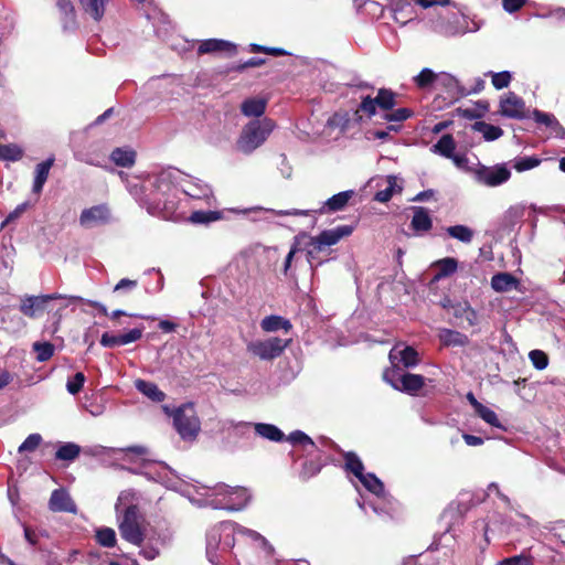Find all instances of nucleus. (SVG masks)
<instances>
[{
  "label": "nucleus",
  "mask_w": 565,
  "mask_h": 565,
  "mask_svg": "<svg viewBox=\"0 0 565 565\" xmlns=\"http://www.w3.org/2000/svg\"><path fill=\"white\" fill-rule=\"evenodd\" d=\"M387 185L385 189L377 191L374 195V200L381 203L388 202L395 192H401L402 188L397 185V179L394 175L387 177Z\"/></svg>",
  "instance_id": "ea45409f"
},
{
  "label": "nucleus",
  "mask_w": 565,
  "mask_h": 565,
  "mask_svg": "<svg viewBox=\"0 0 565 565\" xmlns=\"http://www.w3.org/2000/svg\"><path fill=\"white\" fill-rule=\"evenodd\" d=\"M237 523L224 521L212 526L206 534V557L213 565H223L235 546Z\"/></svg>",
  "instance_id": "7ed1b4c3"
},
{
  "label": "nucleus",
  "mask_w": 565,
  "mask_h": 565,
  "mask_svg": "<svg viewBox=\"0 0 565 565\" xmlns=\"http://www.w3.org/2000/svg\"><path fill=\"white\" fill-rule=\"evenodd\" d=\"M526 212L530 213V207L524 204L512 205L504 213V222L507 225L513 227L521 222Z\"/></svg>",
  "instance_id": "4c0bfd02"
},
{
  "label": "nucleus",
  "mask_w": 565,
  "mask_h": 565,
  "mask_svg": "<svg viewBox=\"0 0 565 565\" xmlns=\"http://www.w3.org/2000/svg\"><path fill=\"white\" fill-rule=\"evenodd\" d=\"M49 508L53 512L76 513L77 508L65 489H55L50 498Z\"/></svg>",
  "instance_id": "dca6fc26"
},
{
  "label": "nucleus",
  "mask_w": 565,
  "mask_h": 565,
  "mask_svg": "<svg viewBox=\"0 0 565 565\" xmlns=\"http://www.w3.org/2000/svg\"><path fill=\"white\" fill-rule=\"evenodd\" d=\"M163 411L172 417L173 427L183 440H194L198 437L201 422L192 403L182 404L172 411L163 406Z\"/></svg>",
  "instance_id": "20e7f679"
},
{
  "label": "nucleus",
  "mask_w": 565,
  "mask_h": 565,
  "mask_svg": "<svg viewBox=\"0 0 565 565\" xmlns=\"http://www.w3.org/2000/svg\"><path fill=\"white\" fill-rule=\"evenodd\" d=\"M110 221V211L106 204L85 209L79 216V224L85 228H93L107 224Z\"/></svg>",
  "instance_id": "4468645a"
},
{
  "label": "nucleus",
  "mask_w": 565,
  "mask_h": 565,
  "mask_svg": "<svg viewBox=\"0 0 565 565\" xmlns=\"http://www.w3.org/2000/svg\"><path fill=\"white\" fill-rule=\"evenodd\" d=\"M156 480L169 489H177L179 484V477L177 476L175 471L166 463L159 465Z\"/></svg>",
  "instance_id": "2f4dec72"
},
{
  "label": "nucleus",
  "mask_w": 565,
  "mask_h": 565,
  "mask_svg": "<svg viewBox=\"0 0 565 565\" xmlns=\"http://www.w3.org/2000/svg\"><path fill=\"white\" fill-rule=\"evenodd\" d=\"M254 429L258 436L270 441L279 443L285 439L284 433L273 424L257 423Z\"/></svg>",
  "instance_id": "a878e982"
},
{
  "label": "nucleus",
  "mask_w": 565,
  "mask_h": 565,
  "mask_svg": "<svg viewBox=\"0 0 565 565\" xmlns=\"http://www.w3.org/2000/svg\"><path fill=\"white\" fill-rule=\"evenodd\" d=\"M87 305L98 309V311L104 315V316H108L111 320H116L118 319L119 317L121 316H127V313L122 310H114L111 311L110 313L108 312V309L106 308L105 305H103L102 302H98V301H95V300H87Z\"/></svg>",
  "instance_id": "0e129e2a"
},
{
  "label": "nucleus",
  "mask_w": 565,
  "mask_h": 565,
  "mask_svg": "<svg viewBox=\"0 0 565 565\" xmlns=\"http://www.w3.org/2000/svg\"><path fill=\"white\" fill-rule=\"evenodd\" d=\"M376 107L377 104H376V100L375 98H372L370 96H366L362 99L360 106H359V110L363 111L364 114L367 115V117H372L375 115L376 113Z\"/></svg>",
  "instance_id": "69168bd1"
},
{
  "label": "nucleus",
  "mask_w": 565,
  "mask_h": 565,
  "mask_svg": "<svg viewBox=\"0 0 565 565\" xmlns=\"http://www.w3.org/2000/svg\"><path fill=\"white\" fill-rule=\"evenodd\" d=\"M439 340L446 347H465L469 342L466 334L451 329L440 330Z\"/></svg>",
  "instance_id": "393cba45"
},
{
  "label": "nucleus",
  "mask_w": 565,
  "mask_h": 565,
  "mask_svg": "<svg viewBox=\"0 0 565 565\" xmlns=\"http://www.w3.org/2000/svg\"><path fill=\"white\" fill-rule=\"evenodd\" d=\"M525 104L521 97L510 92L500 100L502 116L513 119L524 118Z\"/></svg>",
  "instance_id": "2eb2a0df"
},
{
  "label": "nucleus",
  "mask_w": 565,
  "mask_h": 565,
  "mask_svg": "<svg viewBox=\"0 0 565 565\" xmlns=\"http://www.w3.org/2000/svg\"><path fill=\"white\" fill-rule=\"evenodd\" d=\"M1 322L4 329L11 333H19L26 327V322L21 316H19L18 313H12L10 311H6L2 313Z\"/></svg>",
  "instance_id": "cd10ccee"
},
{
  "label": "nucleus",
  "mask_w": 565,
  "mask_h": 565,
  "mask_svg": "<svg viewBox=\"0 0 565 565\" xmlns=\"http://www.w3.org/2000/svg\"><path fill=\"white\" fill-rule=\"evenodd\" d=\"M476 414L480 418H482L487 424L497 428L502 427L497 414L489 407L484 406L483 404L479 405L478 409L476 411Z\"/></svg>",
  "instance_id": "3c124183"
},
{
  "label": "nucleus",
  "mask_w": 565,
  "mask_h": 565,
  "mask_svg": "<svg viewBox=\"0 0 565 565\" xmlns=\"http://www.w3.org/2000/svg\"><path fill=\"white\" fill-rule=\"evenodd\" d=\"M186 195L192 199L205 200L207 204H212L214 196L211 188L186 174V180L180 182V196Z\"/></svg>",
  "instance_id": "ddd939ff"
},
{
  "label": "nucleus",
  "mask_w": 565,
  "mask_h": 565,
  "mask_svg": "<svg viewBox=\"0 0 565 565\" xmlns=\"http://www.w3.org/2000/svg\"><path fill=\"white\" fill-rule=\"evenodd\" d=\"M354 194V190L339 192L324 201L317 212L320 214H327L342 211Z\"/></svg>",
  "instance_id": "f3484780"
},
{
  "label": "nucleus",
  "mask_w": 565,
  "mask_h": 565,
  "mask_svg": "<svg viewBox=\"0 0 565 565\" xmlns=\"http://www.w3.org/2000/svg\"><path fill=\"white\" fill-rule=\"evenodd\" d=\"M321 467V463L317 460L311 459L305 461L300 471V478L302 480H309L320 472Z\"/></svg>",
  "instance_id": "864d4df0"
},
{
  "label": "nucleus",
  "mask_w": 565,
  "mask_h": 565,
  "mask_svg": "<svg viewBox=\"0 0 565 565\" xmlns=\"http://www.w3.org/2000/svg\"><path fill=\"white\" fill-rule=\"evenodd\" d=\"M266 100L263 98H249L243 102L241 110L247 117H259L265 113Z\"/></svg>",
  "instance_id": "72a5a7b5"
},
{
  "label": "nucleus",
  "mask_w": 565,
  "mask_h": 565,
  "mask_svg": "<svg viewBox=\"0 0 565 565\" xmlns=\"http://www.w3.org/2000/svg\"><path fill=\"white\" fill-rule=\"evenodd\" d=\"M529 359L531 360L533 366L536 370L542 371V370L546 369L548 365V356L545 352H543L541 350H532L529 353Z\"/></svg>",
  "instance_id": "13d9d810"
},
{
  "label": "nucleus",
  "mask_w": 565,
  "mask_h": 565,
  "mask_svg": "<svg viewBox=\"0 0 565 565\" xmlns=\"http://www.w3.org/2000/svg\"><path fill=\"white\" fill-rule=\"evenodd\" d=\"M413 115V111L408 108H398L388 114H385L384 119L387 121L403 122Z\"/></svg>",
  "instance_id": "680f3d73"
},
{
  "label": "nucleus",
  "mask_w": 565,
  "mask_h": 565,
  "mask_svg": "<svg viewBox=\"0 0 565 565\" xmlns=\"http://www.w3.org/2000/svg\"><path fill=\"white\" fill-rule=\"evenodd\" d=\"M391 369H409L418 364V353L413 347L396 344L388 354Z\"/></svg>",
  "instance_id": "f8f14e48"
},
{
  "label": "nucleus",
  "mask_w": 565,
  "mask_h": 565,
  "mask_svg": "<svg viewBox=\"0 0 565 565\" xmlns=\"http://www.w3.org/2000/svg\"><path fill=\"white\" fill-rule=\"evenodd\" d=\"M84 11L95 21H99L104 14L109 0H78Z\"/></svg>",
  "instance_id": "473e14b6"
},
{
  "label": "nucleus",
  "mask_w": 565,
  "mask_h": 565,
  "mask_svg": "<svg viewBox=\"0 0 565 565\" xmlns=\"http://www.w3.org/2000/svg\"><path fill=\"white\" fill-rule=\"evenodd\" d=\"M224 218L223 211H194L191 213L189 221L193 224L207 225L210 223Z\"/></svg>",
  "instance_id": "c85d7f7f"
},
{
  "label": "nucleus",
  "mask_w": 565,
  "mask_h": 565,
  "mask_svg": "<svg viewBox=\"0 0 565 565\" xmlns=\"http://www.w3.org/2000/svg\"><path fill=\"white\" fill-rule=\"evenodd\" d=\"M135 387L138 392L147 396L152 402H163L166 399V394L162 392L157 384L152 382H148L141 379L135 381Z\"/></svg>",
  "instance_id": "412c9836"
},
{
  "label": "nucleus",
  "mask_w": 565,
  "mask_h": 565,
  "mask_svg": "<svg viewBox=\"0 0 565 565\" xmlns=\"http://www.w3.org/2000/svg\"><path fill=\"white\" fill-rule=\"evenodd\" d=\"M287 440L295 446H301L303 451L310 456L318 451L316 443L301 430H295L290 433L287 437Z\"/></svg>",
  "instance_id": "b1692460"
},
{
  "label": "nucleus",
  "mask_w": 565,
  "mask_h": 565,
  "mask_svg": "<svg viewBox=\"0 0 565 565\" xmlns=\"http://www.w3.org/2000/svg\"><path fill=\"white\" fill-rule=\"evenodd\" d=\"M439 273L437 277H447L457 270V260L451 257L444 258L437 263Z\"/></svg>",
  "instance_id": "6e6d98bb"
},
{
  "label": "nucleus",
  "mask_w": 565,
  "mask_h": 565,
  "mask_svg": "<svg viewBox=\"0 0 565 565\" xmlns=\"http://www.w3.org/2000/svg\"><path fill=\"white\" fill-rule=\"evenodd\" d=\"M214 493L222 495L220 501H212L215 509H224L228 511H241L247 507L250 501V493L243 487H230L226 484H217L214 487Z\"/></svg>",
  "instance_id": "423d86ee"
},
{
  "label": "nucleus",
  "mask_w": 565,
  "mask_h": 565,
  "mask_svg": "<svg viewBox=\"0 0 565 565\" xmlns=\"http://www.w3.org/2000/svg\"><path fill=\"white\" fill-rule=\"evenodd\" d=\"M383 377L392 387L407 394H416L425 384L424 376L405 373L402 369H388Z\"/></svg>",
  "instance_id": "0eeeda50"
},
{
  "label": "nucleus",
  "mask_w": 565,
  "mask_h": 565,
  "mask_svg": "<svg viewBox=\"0 0 565 565\" xmlns=\"http://www.w3.org/2000/svg\"><path fill=\"white\" fill-rule=\"evenodd\" d=\"M533 119L541 125L548 127L551 124L556 125V117L553 114L544 113L539 109L533 110Z\"/></svg>",
  "instance_id": "338daca9"
},
{
  "label": "nucleus",
  "mask_w": 565,
  "mask_h": 565,
  "mask_svg": "<svg viewBox=\"0 0 565 565\" xmlns=\"http://www.w3.org/2000/svg\"><path fill=\"white\" fill-rule=\"evenodd\" d=\"M376 104L381 109L390 110L395 106V94L386 88H381L375 97Z\"/></svg>",
  "instance_id": "8fccbe9b"
},
{
  "label": "nucleus",
  "mask_w": 565,
  "mask_h": 565,
  "mask_svg": "<svg viewBox=\"0 0 565 565\" xmlns=\"http://www.w3.org/2000/svg\"><path fill=\"white\" fill-rule=\"evenodd\" d=\"M290 341L278 337L255 340L247 344V351L260 360H274L282 354Z\"/></svg>",
  "instance_id": "6e6552de"
},
{
  "label": "nucleus",
  "mask_w": 565,
  "mask_h": 565,
  "mask_svg": "<svg viewBox=\"0 0 565 565\" xmlns=\"http://www.w3.org/2000/svg\"><path fill=\"white\" fill-rule=\"evenodd\" d=\"M61 14L62 23L65 30L73 29L76 24L75 10L71 0H58L56 3Z\"/></svg>",
  "instance_id": "7c9ffc66"
},
{
  "label": "nucleus",
  "mask_w": 565,
  "mask_h": 565,
  "mask_svg": "<svg viewBox=\"0 0 565 565\" xmlns=\"http://www.w3.org/2000/svg\"><path fill=\"white\" fill-rule=\"evenodd\" d=\"M135 493L130 490L120 492L115 504L120 536L127 542L140 546L143 543L141 529L142 515L134 503Z\"/></svg>",
  "instance_id": "f03ea898"
},
{
  "label": "nucleus",
  "mask_w": 565,
  "mask_h": 565,
  "mask_svg": "<svg viewBox=\"0 0 565 565\" xmlns=\"http://www.w3.org/2000/svg\"><path fill=\"white\" fill-rule=\"evenodd\" d=\"M447 234L461 243H470L473 238V231L466 225H454L446 228Z\"/></svg>",
  "instance_id": "a19ab883"
},
{
  "label": "nucleus",
  "mask_w": 565,
  "mask_h": 565,
  "mask_svg": "<svg viewBox=\"0 0 565 565\" xmlns=\"http://www.w3.org/2000/svg\"><path fill=\"white\" fill-rule=\"evenodd\" d=\"M54 164V157H50L46 160L38 163L34 170V181L32 185V192L40 194L43 186L49 178L50 170Z\"/></svg>",
  "instance_id": "aec40b11"
},
{
  "label": "nucleus",
  "mask_w": 565,
  "mask_h": 565,
  "mask_svg": "<svg viewBox=\"0 0 565 565\" xmlns=\"http://www.w3.org/2000/svg\"><path fill=\"white\" fill-rule=\"evenodd\" d=\"M139 547H140V554L148 561L154 559L160 554L158 542L152 543L149 541L145 544L141 543V545Z\"/></svg>",
  "instance_id": "052dcab7"
},
{
  "label": "nucleus",
  "mask_w": 565,
  "mask_h": 565,
  "mask_svg": "<svg viewBox=\"0 0 565 565\" xmlns=\"http://www.w3.org/2000/svg\"><path fill=\"white\" fill-rule=\"evenodd\" d=\"M518 284V279L509 273H499L491 278V287L498 292L512 290Z\"/></svg>",
  "instance_id": "5701e85b"
},
{
  "label": "nucleus",
  "mask_w": 565,
  "mask_h": 565,
  "mask_svg": "<svg viewBox=\"0 0 565 565\" xmlns=\"http://www.w3.org/2000/svg\"><path fill=\"white\" fill-rule=\"evenodd\" d=\"M19 309L25 317L36 319L45 311L44 299L42 296L25 295L21 298Z\"/></svg>",
  "instance_id": "a211bd4d"
},
{
  "label": "nucleus",
  "mask_w": 565,
  "mask_h": 565,
  "mask_svg": "<svg viewBox=\"0 0 565 565\" xmlns=\"http://www.w3.org/2000/svg\"><path fill=\"white\" fill-rule=\"evenodd\" d=\"M96 541L99 545L111 548L116 545V533L111 527H100L96 531Z\"/></svg>",
  "instance_id": "c03bdc74"
},
{
  "label": "nucleus",
  "mask_w": 565,
  "mask_h": 565,
  "mask_svg": "<svg viewBox=\"0 0 565 565\" xmlns=\"http://www.w3.org/2000/svg\"><path fill=\"white\" fill-rule=\"evenodd\" d=\"M344 459L347 470L352 472L358 479L365 473L363 462L354 452H347Z\"/></svg>",
  "instance_id": "49530a36"
},
{
  "label": "nucleus",
  "mask_w": 565,
  "mask_h": 565,
  "mask_svg": "<svg viewBox=\"0 0 565 565\" xmlns=\"http://www.w3.org/2000/svg\"><path fill=\"white\" fill-rule=\"evenodd\" d=\"M81 447L74 443L62 444L56 450L55 457L58 460L72 461L79 456Z\"/></svg>",
  "instance_id": "79ce46f5"
},
{
  "label": "nucleus",
  "mask_w": 565,
  "mask_h": 565,
  "mask_svg": "<svg viewBox=\"0 0 565 565\" xmlns=\"http://www.w3.org/2000/svg\"><path fill=\"white\" fill-rule=\"evenodd\" d=\"M99 342H100V345H103L104 348H115V347L122 345L121 340H120V334L115 335V334H110L108 332H105L102 334Z\"/></svg>",
  "instance_id": "774afa93"
},
{
  "label": "nucleus",
  "mask_w": 565,
  "mask_h": 565,
  "mask_svg": "<svg viewBox=\"0 0 565 565\" xmlns=\"http://www.w3.org/2000/svg\"><path fill=\"white\" fill-rule=\"evenodd\" d=\"M273 128L271 120L267 118L249 121L243 128L236 141L237 150L245 154H250L265 142Z\"/></svg>",
  "instance_id": "39448f33"
},
{
  "label": "nucleus",
  "mask_w": 565,
  "mask_h": 565,
  "mask_svg": "<svg viewBox=\"0 0 565 565\" xmlns=\"http://www.w3.org/2000/svg\"><path fill=\"white\" fill-rule=\"evenodd\" d=\"M22 156L23 151L19 146L14 143L0 145V160L18 161Z\"/></svg>",
  "instance_id": "de8ad7c7"
},
{
  "label": "nucleus",
  "mask_w": 565,
  "mask_h": 565,
  "mask_svg": "<svg viewBox=\"0 0 565 565\" xmlns=\"http://www.w3.org/2000/svg\"><path fill=\"white\" fill-rule=\"evenodd\" d=\"M260 328L265 332H276L284 330L286 333L292 328L291 322L281 316H267L260 321Z\"/></svg>",
  "instance_id": "4be33fe9"
},
{
  "label": "nucleus",
  "mask_w": 565,
  "mask_h": 565,
  "mask_svg": "<svg viewBox=\"0 0 565 565\" xmlns=\"http://www.w3.org/2000/svg\"><path fill=\"white\" fill-rule=\"evenodd\" d=\"M33 351L36 353L38 362H46L49 361L55 351L54 345L51 342H34Z\"/></svg>",
  "instance_id": "a18cd8bd"
},
{
  "label": "nucleus",
  "mask_w": 565,
  "mask_h": 565,
  "mask_svg": "<svg viewBox=\"0 0 565 565\" xmlns=\"http://www.w3.org/2000/svg\"><path fill=\"white\" fill-rule=\"evenodd\" d=\"M534 559L532 555L529 553H521L520 555H514L508 558H504L498 563V565H533Z\"/></svg>",
  "instance_id": "4d7b16f0"
},
{
  "label": "nucleus",
  "mask_w": 565,
  "mask_h": 565,
  "mask_svg": "<svg viewBox=\"0 0 565 565\" xmlns=\"http://www.w3.org/2000/svg\"><path fill=\"white\" fill-rule=\"evenodd\" d=\"M236 535H241L252 542L258 543L259 546H263V547L268 546L267 540L262 534H259L258 532H256L254 530L244 527L239 524H237V529L235 530V536Z\"/></svg>",
  "instance_id": "09e8293b"
},
{
  "label": "nucleus",
  "mask_w": 565,
  "mask_h": 565,
  "mask_svg": "<svg viewBox=\"0 0 565 565\" xmlns=\"http://www.w3.org/2000/svg\"><path fill=\"white\" fill-rule=\"evenodd\" d=\"M477 182L495 188L505 183L511 178V171L505 163L495 164L492 167L480 166L475 171Z\"/></svg>",
  "instance_id": "9b49d317"
},
{
  "label": "nucleus",
  "mask_w": 565,
  "mask_h": 565,
  "mask_svg": "<svg viewBox=\"0 0 565 565\" xmlns=\"http://www.w3.org/2000/svg\"><path fill=\"white\" fill-rule=\"evenodd\" d=\"M472 129L475 131L481 132L484 140L487 141H494L503 135V130L500 127L484 121H476L472 125Z\"/></svg>",
  "instance_id": "f704fd0d"
},
{
  "label": "nucleus",
  "mask_w": 565,
  "mask_h": 565,
  "mask_svg": "<svg viewBox=\"0 0 565 565\" xmlns=\"http://www.w3.org/2000/svg\"><path fill=\"white\" fill-rule=\"evenodd\" d=\"M456 143L451 135H444L437 143L431 148L434 153H438L445 158H452Z\"/></svg>",
  "instance_id": "e433bc0d"
},
{
  "label": "nucleus",
  "mask_w": 565,
  "mask_h": 565,
  "mask_svg": "<svg viewBox=\"0 0 565 565\" xmlns=\"http://www.w3.org/2000/svg\"><path fill=\"white\" fill-rule=\"evenodd\" d=\"M236 51V46L234 43L218 40V39H209L204 40L200 43L198 47L199 54H210V53H220L226 52L228 54H234Z\"/></svg>",
  "instance_id": "6ab92c4d"
},
{
  "label": "nucleus",
  "mask_w": 565,
  "mask_h": 565,
  "mask_svg": "<svg viewBox=\"0 0 565 565\" xmlns=\"http://www.w3.org/2000/svg\"><path fill=\"white\" fill-rule=\"evenodd\" d=\"M486 76L491 77V83L498 90L507 88L512 81V73L509 71H502L498 73L489 71L486 73Z\"/></svg>",
  "instance_id": "37998d69"
},
{
  "label": "nucleus",
  "mask_w": 565,
  "mask_h": 565,
  "mask_svg": "<svg viewBox=\"0 0 565 565\" xmlns=\"http://www.w3.org/2000/svg\"><path fill=\"white\" fill-rule=\"evenodd\" d=\"M411 224L413 230L416 232H427L430 230L433 222L428 211L425 207L417 206L414 210Z\"/></svg>",
  "instance_id": "bb28decb"
},
{
  "label": "nucleus",
  "mask_w": 565,
  "mask_h": 565,
  "mask_svg": "<svg viewBox=\"0 0 565 565\" xmlns=\"http://www.w3.org/2000/svg\"><path fill=\"white\" fill-rule=\"evenodd\" d=\"M186 180V174L179 169L168 168L147 180L146 188L150 193L146 201L154 209L173 212L180 201V182Z\"/></svg>",
  "instance_id": "f257e3e1"
},
{
  "label": "nucleus",
  "mask_w": 565,
  "mask_h": 565,
  "mask_svg": "<svg viewBox=\"0 0 565 565\" xmlns=\"http://www.w3.org/2000/svg\"><path fill=\"white\" fill-rule=\"evenodd\" d=\"M359 481L367 491L375 494L376 497L384 495V484L374 473H364L359 478Z\"/></svg>",
  "instance_id": "c9c22d12"
},
{
  "label": "nucleus",
  "mask_w": 565,
  "mask_h": 565,
  "mask_svg": "<svg viewBox=\"0 0 565 565\" xmlns=\"http://www.w3.org/2000/svg\"><path fill=\"white\" fill-rule=\"evenodd\" d=\"M85 383V375L82 372H77L72 380L66 383L67 392L72 395L77 394Z\"/></svg>",
  "instance_id": "e2e57ef3"
},
{
  "label": "nucleus",
  "mask_w": 565,
  "mask_h": 565,
  "mask_svg": "<svg viewBox=\"0 0 565 565\" xmlns=\"http://www.w3.org/2000/svg\"><path fill=\"white\" fill-rule=\"evenodd\" d=\"M352 232L353 227L351 225H339L310 237L309 246L312 249L308 252V256H312L313 252H321L327 246L335 245L341 238L351 235Z\"/></svg>",
  "instance_id": "9d476101"
},
{
  "label": "nucleus",
  "mask_w": 565,
  "mask_h": 565,
  "mask_svg": "<svg viewBox=\"0 0 565 565\" xmlns=\"http://www.w3.org/2000/svg\"><path fill=\"white\" fill-rule=\"evenodd\" d=\"M438 74L431 68L425 67L414 77L415 85L420 89L435 88Z\"/></svg>",
  "instance_id": "58836bf2"
},
{
  "label": "nucleus",
  "mask_w": 565,
  "mask_h": 565,
  "mask_svg": "<svg viewBox=\"0 0 565 565\" xmlns=\"http://www.w3.org/2000/svg\"><path fill=\"white\" fill-rule=\"evenodd\" d=\"M110 159L119 167L130 168L136 161V152L129 148H116L110 153Z\"/></svg>",
  "instance_id": "c756f323"
},
{
  "label": "nucleus",
  "mask_w": 565,
  "mask_h": 565,
  "mask_svg": "<svg viewBox=\"0 0 565 565\" xmlns=\"http://www.w3.org/2000/svg\"><path fill=\"white\" fill-rule=\"evenodd\" d=\"M435 89L444 94L443 98L449 105L470 94L454 75L446 72L438 73Z\"/></svg>",
  "instance_id": "1a4fd4ad"
},
{
  "label": "nucleus",
  "mask_w": 565,
  "mask_h": 565,
  "mask_svg": "<svg viewBox=\"0 0 565 565\" xmlns=\"http://www.w3.org/2000/svg\"><path fill=\"white\" fill-rule=\"evenodd\" d=\"M42 298L44 299L45 305L51 300L63 299L66 301L63 305V307H68L70 305L75 303V302L87 303V300H88V299H84L79 296H65V295H62L58 292H54V294H50V295H42Z\"/></svg>",
  "instance_id": "5fc2aeb1"
},
{
  "label": "nucleus",
  "mask_w": 565,
  "mask_h": 565,
  "mask_svg": "<svg viewBox=\"0 0 565 565\" xmlns=\"http://www.w3.org/2000/svg\"><path fill=\"white\" fill-rule=\"evenodd\" d=\"M541 163V160L536 157H520L514 159L513 168L518 172H524L537 167Z\"/></svg>",
  "instance_id": "603ef678"
},
{
  "label": "nucleus",
  "mask_w": 565,
  "mask_h": 565,
  "mask_svg": "<svg viewBox=\"0 0 565 565\" xmlns=\"http://www.w3.org/2000/svg\"><path fill=\"white\" fill-rule=\"evenodd\" d=\"M42 441V437L40 434H31L19 446V452L24 451H33L35 450Z\"/></svg>",
  "instance_id": "bf43d9fd"
}]
</instances>
